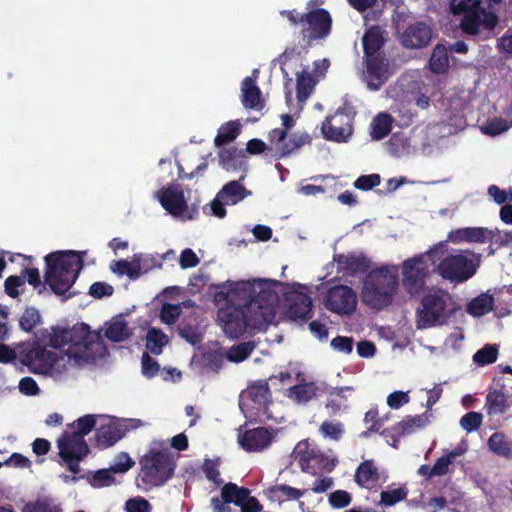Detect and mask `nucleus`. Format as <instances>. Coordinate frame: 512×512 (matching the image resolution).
<instances>
[{"instance_id": "43", "label": "nucleus", "mask_w": 512, "mask_h": 512, "mask_svg": "<svg viewBox=\"0 0 512 512\" xmlns=\"http://www.w3.org/2000/svg\"><path fill=\"white\" fill-rule=\"evenodd\" d=\"M488 446L495 454L505 457L512 455V445L505 439L501 433H494L488 439Z\"/></svg>"}, {"instance_id": "28", "label": "nucleus", "mask_w": 512, "mask_h": 512, "mask_svg": "<svg viewBox=\"0 0 512 512\" xmlns=\"http://www.w3.org/2000/svg\"><path fill=\"white\" fill-rule=\"evenodd\" d=\"M362 42L365 56L379 54L385 43L384 31L377 25L371 26L366 30Z\"/></svg>"}, {"instance_id": "9", "label": "nucleus", "mask_w": 512, "mask_h": 512, "mask_svg": "<svg viewBox=\"0 0 512 512\" xmlns=\"http://www.w3.org/2000/svg\"><path fill=\"white\" fill-rule=\"evenodd\" d=\"M498 22V15L493 11H487L485 7L470 9L463 14L460 29L467 37H472L476 41H485L493 36Z\"/></svg>"}, {"instance_id": "40", "label": "nucleus", "mask_w": 512, "mask_h": 512, "mask_svg": "<svg viewBox=\"0 0 512 512\" xmlns=\"http://www.w3.org/2000/svg\"><path fill=\"white\" fill-rule=\"evenodd\" d=\"M195 306V302L191 299L177 304L164 303L160 310V320H177L182 314L183 308H194Z\"/></svg>"}, {"instance_id": "53", "label": "nucleus", "mask_w": 512, "mask_h": 512, "mask_svg": "<svg viewBox=\"0 0 512 512\" xmlns=\"http://www.w3.org/2000/svg\"><path fill=\"white\" fill-rule=\"evenodd\" d=\"M113 473L115 472L110 467L108 469H102L95 472L92 478V486L102 488L112 485L115 483Z\"/></svg>"}, {"instance_id": "24", "label": "nucleus", "mask_w": 512, "mask_h": 512, "mask_svg": "<svg viewBox=\"0 0 512 512\" xmlns=\"http://www.w3.org/2000/svg\"><path fill=\"white\" fill-rule=\"evenodd\" d=\"M241 101L246 109L261 111L265 107L262 92L252 77L244 78L241 83Z\"/></svg>"}, {"instance_id": "56", "label": "nucleus", "mask_w": 512, "mask_h": 512, "mask_svg": "<svg viewBox=\"0 0 512 512\" xmlns=\"http://www.w3.org/2000/svg\"><path fill=\"white\" fill-rule=\"evenodd\" d=\"M330 345L334 351L348 355L353 351L354 341L351 337L337 336L331 340Z\"/></svg>"}, {"instance_id": "19", "label": "nucleus", "mask_w": 512, "mask_h": 512, "mask_svg": "<svg viewBox=\"0 0 512 512\" xmlns=\"http://www.w3.org/2000/svg\"><path fill=\"white\" fill-rule=\"evenodd\" d=\"M28 282L34 289H41V276L37 268H24L20 275H11L5 279L4 291L11 298H17Z\"/></svg>"}, {"instance_id": "46", "label": "nucleus", "mask_w": 512, "mask_h": 512, "mask_svg": "<svg viewBox=\"0 0 512 512\" xmlns=\"http://www.w3.org/2000/svg\"><path fill=\"white\" fill-rule=\"evenodd\" d=\"M407 496V490L403 487H388L380 493V504L384 506H393L404 500Z\"/></svg>"}, {"instance_id": "25", "label": "nucleus", "mask_w": 512, "mask_h": 512, "mask_svg": "<svg viewBox=\"0 0 512 512\" xmlns=\"http://www.w3.org/2000/svg\"><path fill=\"white\" fill-rule=\"evenodd\" d=\"M492 231L482 227H465L452 230L448 235V240L453 243H460L463 241L484 243L488 239V235Z\"/></svg>"}, {"instance_id": "51", "label": "nucleus", "mask_w": 512, "mask_h": 512, "mask_svg": "<svg viewBox=\"0 0 512 512\" xmlns=\"http://www.w3.org/2000/svg\"><path fill=\"white\" fill-rule=\"evenodd\" d=\"M497 355L498 349L495 345H486L474 354L473 360L480 365H487L495 362Z\"/></svg>"}, {"instance_id": "10", "label": "nucleus", "mask_w": 512, "mask_h": 512, "mask_svg": "<svg viewBox=\"0 0 512 512\" xmlns=\"http://www.w3.org/2000/svg\"><path fill=\"white\" fill-rule=\"evenodd\" d=\"M294 459L304 472L316 474L319 470L331 471L336 466V459L323 454L315 445L306 440L300 441L293 451Z\"/></svg>"}, {"instance_id": "36", "label": "nucleus", "mask_w": 512, "mask_h": 512, "mask_svg": "<svg viewBox=\"0 0 512 512\" xmlns=\"http://www.w3.org/2000/svg\"><path fill=\"white\" fill-rule=\"evenodd\" d=\"M256 322H219L222 331L231 339L244 335L252 336L256 333Z\"/></svg>"}, {"instance_id": "31", "label": "nucleus", "mask_w": 512, "mask_h": 512, "mask_svg": "<svg viewBox=\"0 0 512 512\" xmlns=\"http://www.w3.org/2000/svg\"><path fill=\"white\" fill-rule=\"evenodd\" d=\"M378 479V470L372 460L364 461L356 470L355 481L361 487L372 488L376 485Z\"/></svg>"}, {"instance_id": "4", "label": "nucleus", "mask_w": 512, "mask_h": 512, "mask_svg": "<svg viewBox=\"0 0 512 512\" xmlns=\"http://www.w3.org/2000/svg\"><path fill=\"white\" fill-rule=\"evenodd\" d=\"M398 287V270L395 266L371 270L366 276L363 289V302L376 310L392 303Z\"/></svg>"}, {"instance_id": "20", "label": "nucleus", "mask_w": 512, "mask_h": 512, "mask_svg": "<svg viewBox=\"0 0 512 512\" xmlns=\"http://www.w3.org/2000/svg\"><path fill=\"white\" fill-rule=\"evenodd\" d=\"M293 373L296 383L287 389L286 396L296 403H306L312 400L317 395V385L304 371H294Z\"/></svg>"}, {"instance_id": "45", "label": "nucleus", "mask_w": 512, "mask_h": 512, "mask_svg": "<svg viewBox=\"0 0 512 512\" xmlns=\"http://www.w3.org/2000/svg\"><path fill=\"white\" fill-rule=\"evenodd\" d=\"M146 339L147 349L155 355L160 354L162 348L168 343V337L155 328L149 330Z\"/></svg>"}, {"instance_id": "33", "label": "nucleus", "mask_w": 512, "mask_h": 512, "mask_svg": "<svg viewBox=\"0 0 512 512\" xmlns=\"http://www.w3.org/2000/svg\"><path fill=\"white\" fill-rule=\"evenodd\" d=\"M510 407L508 396L499 390L490 391L486 396L485 409L488 415L505 413Z\"/></svg>"}, {"instance_id": "5", "label": "nucleus", "mask_w": 512, "mask_h": 512, "mask_svg": "<svg viewBox=\"0 0 512 512\" xmlns=\"http://www.w3.org/2000/svg\"><path fill=\"white\" fill-rule=\"evenodd\" d=\"M280 15L285 17L293 27H300V37L306 47L315 42L325 40L332 31V17L324 8L311 9L300 13L297 10H282Z\"/></svg>"}, {"instance_id": "12", "label": "nucleus", "mask_w": 512, "mask_h": 512, "mask_svg": "<svg viewBox=\"0 0 512 512\" xmlns=\"http://www.w3.org/2000/svg\"><path fill=\"white\" fill-rule=\"evenodd\" d=\"M448 312V318L457 311L461 312V306L452 301L449 294L430 292L423 296L421 308L418 309L419 320H440Z\"/></svg>"}, {"instance_id": "14", "label": "nucleus", "mask_w": 512, "mask_h": 512, "mask_svg": "<svg viewBox=\"0 0 512 512\" xmlns=\"http://www.w3.org/2000/svg\"><path fill=\"white\" fill-rule=\"evenodd\" d=\"M59 455L65 461L68 469L78 473L80 460L87 455L89 448L81 435L66 432L58 440Z\"/></svg>"}, {"instance_id": "7", "label": "nucleus", "mask_w": 512, "mask_h": 512, "mask_svg": "<svg viewBox=\"0 0 512 512\" xmlns=\"http://www.w3.org/2000/svg\"><path fill=\"white\" fill-rule=\"evenodd\" d=\"M479 256L469 250L444 257L437 266V273L445 280L462 283L472 278L479 267Z\"/></svg>"}, {"instance_id": "34", "label": "nucleus", "mask_w": 512, "mask_h": 512, "mask_svg": "<svg viewBox=\"0 0 512 512\" xmlns=\"http://www.w3.org/2000/svg\"><path fill=\"white\" fill-rule=\"evenodd\" d=\"M393 117L386 112L377 114L371 123V138L373 140H382L388 136L392 130Z\"/></svg>"}, {"instance_id": "3", "label": "nucleus", "mask_w": 512, "mask_h": 512, "mask_svg": "<svg viewBox=\"0 0 512 512\" xmlns=\"http://www.w3.org/2000/svg\"><path fill=\"white\" fill-rule=\"evenodd\" d=\"M86 251L59 250L44 257V282H41L39 293L46 289L66 301L77 294L72 287L84 266Z\"/></svg>"}, {"instance_id": "64", "label": "nucleus", "mask_w": 512, "mask_h": 512, "mask_svg": "<svg viewBox=\"0 0 512 512\" xmlns=\"http://www.w3.org/2000/svg\"><path fill=\"white\" fill-rule=\"evenodd\" d=\"M141 364L142 373L148 378L155 376L159 371V364L147 353L143 354Z\"/></svg>"}, {"instance_id": "37", "label": "nucleus", "mask_w": 512, "mask_h": 512, "mask_svg": "<svg viewBox=\"0 0 512 512\" xmlns=\"http://www.w3.org/2000/svg\"><path fill=\"white\" fill-rule=\"evenodd\" d=\"M179 335L192 345L200 343L206 331V327L199 322H182L178 327Z\"/></svg>"}, {"instance_id": "35", "label": "nucleus", "mask_w": 512, "mask_h": 512, "mask_svg": "<svg viewBox=\"0 0 512 512\" xmlns=\"http://www.w3.org/2000/svg\"><path fill=\"white\" fill-rule=\"evenodd\" d=\"M429 68L435 74L446 73L449 68L448 48L444 44H437L432 51Z\"/></svg>"}, {"instance_id": "54", "label": "nucleus", "mask_w": 512, "mask_h": 512, "mask_svg": "<svg viewBox=\"0 0 512 512\" xmlns=\"http://www.w3.org/2000/svg\"><path fill=\"white\" fill-rule=\"evenodd\" d=\"M124 509L126 512H151L152 506L147 499L137 496L128 499Z\"/></svg>"}, {"instance_id": "52", "label": "nucleus", "mask_w": 512, "mask_h": 512, "mask_svg": "<svg viewBox=\"0 0 512 512\" xmlns=\"http://www.w3.org/2000/svg\"><path fill=\"white\" fill-rule=\"evenodd\" d=\"M483 416L479 412H468L460 419V426L467 433H471L480 428Z\"/></svg>"}, {"instance_id": "30", "label": "nucleus", "mask_w": 512, "mask_h": 512, "mask_svg": "<svg viewBox=\"0 0 512 512\" xmlns=\"http://www.w3.org/2000/svg\"><path fill=\"white\" fill-rule=\"evenodd\" d=\"M428 422L429 415L427 413L415 416H406L394 426L393 430L399 436L409 435L424 428Z\"/></svg>"}, {"instance_id": "6", "label": "nucleus", "mask_w": 512, "mask_h": 512, "mask_svg": "<svg viewBox=\"0 0 512 512\" xmlns=\"http://www.w3.org/2000/svg\"><path fill=\"white\" fill-rule=\"evenodd\" d=\"M139 478L149 487L163 485L173 474L174 461L168 449L152 447L140 460Z\"/></svg>"}, {"instance_id": "13", "label": "nucleus", "mask_w": 512, "mask_h": 512, "mask_svg": "<svg viewBox=\"0 0 512 512\" xmlns=\"http://www.w3.org/2000/svg\"><path fill=\"white\" fill-rule=\"evenodd\" d=\"M357 303L355 291L346 285L329 288L324 297L325 308L340 316H350L356 310Z\"/></svg>"}, {"instance_id": "18", "label": "nucleus", "mask_w": 512, "mask_h": 512, "mask_svg": "<svg viewBox=\"0 0 512 512\" xmlns=\"http://www.w3.org/2000/svg\"><path fill=\"white\" fill-rule=\"evenodd\" d=\"M99 420L96 441L98 446L103 448L112 446L119 441L129 427L127 424L107 416H99Z\"/></svg>"}, {"instance_id": "26", "label": "nucleus", "mask_w": 512, "mask_h": 512, "mask_svg": "<svg viewBox=\"0 0 512 512\" xmlns=\"http://www.w3.org/2000/svg\"><path fill=\"white\" fill-rule=\"evenodd\" d=\"M245 151L235 146L223 148L219 152V164L227 171H238L245 165Z\"/></svg>"}, {"instance_id": "22", "label": "nucleus", "mask_w": 512, "mask_h": 512, "mask_svg": "<svg viewBox=\"0 0 512 512\" xmlns=\"http://www.w3.org/2000/svg\"><path fill=\"white\" fill-rule=\"evenodd\" d=\"M432 39V30L424 22L409 25L401 36V43L406 48H422Z\"/></svg>"}, {"instance_id": "2", "label": "nucleus", "mask_w": 512, "mask_h": 512, "mask_svg": "<svg viewBox=\"0 0 512 512\" xmlns=\"http://www.w3.org/2000/svg\"><path fill=\"white\" fill-rule=\"evenodd\" d=\"M39 341L59 349L74 366L94 364L107 353L100 331L91 330L85 322H77L71 328L52 326L50 331L41 333Z\"/></svg>"}, {"instance_id": "32", "label": "nucleus", "mask_w": 512, "mask_h": 512, "mask_svg": "<svg viewBox=\"0 0 512 512\" xmlns=\"http://www.w3.org/2000/svg\"><path fill=\"white\" fill-rule=\"evenodd\" d=\"M141 257L134 256L133 260L129 262L128 260L121 259L118 261H114L111 264V270L119 276H128L132 280L138 279L142 273L143 269L141 266Z\"/></svg>"}, {"instance_id": "41", "label": "nucleus", "mask_w": 512, "mask_h": 512, "mask_svg": "<svg viewBox=\"0 0 512 512\" xmlns=\"http://www.w3.org/2000/svg\"><path fill=\"white\" fill-rule=\"evenodd\" d=\"M314 79L313 77L305 70L300 73H297L296 79V90H297V99L300 102H304L307 100L309 95L312 93L314 88Z\"/></svg>"}, {"instance_id": "60", "label": "nucleus", "mask_w": 512, "mask_h": 512, "mask_svg": "<svg viewBox=\"0 0 512 512\" xmlns=\"http://www.w3.org/2000/svg\"><path fill=\"white\" fill-rule=\"evenodd\" d=\"M113 293V286L106 282H94L89 288V294L96 299L112 296Z\"/></svg>"}, {"instance_id": "47", "label": "nucleus", "mask_w": 512, "mask_h": 512, "mask_svg": "<svg viewBox=\"0 0 512 512\" xmlns=\"http://www.w3.org/2000/svg\"><path fill=\"white\" fill-rule=\"evenodd\" d=\"M255 344L253 342H245L231 347L226 354V357L231 362H242L254 350Z\"/></svg>"}, {"instance_id": "59", "label": "nucleus", "mask_w": 512, "mask_h": 512, "mask_svg": "<svg viewBox=\"0 0 512 512\" xmlns=\"http://www.w3.org/2000/svg\"><path fill=\"white\" fill-rule=\"evenodd\" d=\"M134 465V461L130 458V456L127 453H120L118 454L113 463L111 464L110 468L115 473H125L127 472L132 466Z\"/></svg>"}, {"instance_id": "29", "label": "nucleus", "mask_w": 512, "mask_h": 512, "mask_svg": "<svg viewBox=\"0 0 512 512\" xmlns=\"http://www.w3.org/2000/svg\"><path fill=\"white\" fill-rule=\"evenodd\" d=\"M494 297L489 292L481 293L466 304V312L474 317L485 316L494 308Z\"/></svg>"}, {"instance_id": "55", "label": "nucleus", "mask_w": 512, "mask_h": 512, "mask_svg": "<svg viewBox=\"0 0 512 512\" xmlns=\"http://www.w3.org/2000/svg\"><path fill=\"white\" fill-rule=\"evenodd\" d=\"M380 182L381 177L379 174L361 175L354 182V187L362 191H368L378 186Z\"/></svg>"}, {"instance_id": "21", "label": "nucleus", "mask_w": 512, "mask_h": 512, "mask_svg": "<svg viewBox=\"0 0 512 512\" xmlns=\"http://www.w3.org/2000/svg\"><path fill=\"white\" fill-rule=\"evenodd\" d=\"M274 435L266 428H255L245 431L238 436V442L248 452H258L267 448L273 441Z\"/></svg>"}, {"instance_id": "57", "label": "nucleus", "mask_w": 512, "mask_h": 512, "mask_svg": "<svg viewBox=\"0 0 512 512\" xmlns=\"http://www.w3.org/2000/svg\"><path fill=\"white\" fill-rule=\"evenodd\" d=\"M320 432L324 437L339 440L343 434V425L326 421L321 424Z\"/></svg>"}, {"instance_id": "48", "label": "nucleus", "mask_w": 512, "mask_h": 512, "mask_svg": "<svg viewBox=\"0 0 512 512\" xmlns=\"http://www.w3.org/2000/svg\"><path fill=\"white\" fill-rule=\"evenodd\" d=\"M99 416L94 415H85L79 418L72 426L73 431L72 434L81 435L84 438L92 428H94L99 423Z\"/></svg>"}, {"instance_id": "1", "label": "nucleus", "mask_w": 512, "mask_h": 512, "mask_svg": "<svg viewBox=\"0 0 512 512\" xmlns=\"http://www.w3.org/2000/svg\"><path fill=\"white\" fill-rule=\"evenodd\" d=\"M223 298L217 320H275L280 309L284 320H309L313 312L308 288L300 284L290 285L282 304L264 279L237 282Z\"/></svg>"}, {"instance_id": "11", "label": "nucleus", "mask_w": 512, "mask_h": 512, "mask_svg": "<svg viewBox=\"0 0 512 512\" xmlns=\"http://www.w3.org/2000/svg\"><path fill=\"white\" fill-rule=\"evenodd\" d=\"M156 197L161 206L173 216H185L192 220L198 214L197 208L188 211V203L184 190L180 184L170 183L156 192Z\"/></svg>"}, {"instance_id": "16", "label": "nucleus", "mask_w": 512, "mask_h": 512, "mask_svg": "<svg viewBox=\"0 0 512 512\" xmlns=\"http://www.w3.org/2000/svg\"><path fill=\"white\" fill-rule=\"evenodd\" d=\"M402 275L405 290L411 295L418 294L422 290L425 278L428 275L427 265L422 256L405 260Z\"/></svg>"}, {"instance_id": "17", "label": "nucleus", "mask_w": 512, "mask_h": 512, "mask_svg": "<svg viewBox=\"0 0 512 512\" xmlns=\"http://www.w3.org/2000/svg\"><path fill=\"white\" fill-rule=\"evenodd\" d=\"M268 139L271 143L277 145L276 155L279 158L286 157L311 142V137L307 133H293L288 137L286 130L282 128L271 130Z\"/></svg>"}, {"instance_id": "42", "label": "nucleus", "mask_w": 512, "mask_h": 512, "mask_svg": "<svg viewBox=\"0 0 512 512\" xmlns=\"http://www.w3.org/2000/svg\"><path fill=\"white\" fill-rule=\"evenodd\" d=\"M22 512H62V509L55 500L43 498L25 504Z\"/></svg>"}, {"instance_id": "39", "label": "nucleus", "mask_w": 512, "mask_h": 512, "mask_svg": "<svg viewBox=\"0 0 512 512\" xmlns=\"http://www.w3.org/2000/svg\"><path fill=\"white\" fill-rule=\"evenodd\" d=\"M248 495V489L240 488L233 483L224 485L221 490V497L225 503H235L236 505H240L245 499H247Z\"/></svg>"}, {"instance_id": "38", "label": "nucleus", "mask_w": 512, "mask_h": 512, "mask_svg": "<svg viewBox=\"0 0 512 512\" xmlns=\"http://www.w3.org/2000/svg\"><path fill=\"white\" fill-rule=\"evenodd\" d=\"M240 124L238 121H229L223 124L214 139V143L217 147H221L235 140L240 134Z\"/></svg>"}, {"instance_id": "44", "label": "nucleus", "mask_w": 512, "mask_h": 512, "mask_svg": "<svg viewBox=\"0 0 512 512\" xmlns=\"http://www.w3.org/2000/svg\"><path fill=\"white\" fill-rule=\"evenodd\" d=\"M131 330L127 327L126 322H110L105 330L107 339L113 342H121L131 336Z\"/></svg>"}, {"instance_id": "49", "label": "nucleus", "mask_w": 512, "mask_h": 512, "mask_svg": "<svg viewBox=\"0 0 512 512\" xmlns=\"http://www.w3.org/2000/svg\"><path fill=\"white\" fill-rule=\"evenodd\" d=\"M344 269L351 274L364 273L369 269V261L366 257L350 255L345 257Z\"/></svg>"}, {"instance_id": "61", "label": "nucleus", "mask_w": 512, "mask_h": 512, "mask_svg": "<svg viewBox=\"0 0 512 512\" xmlns=\"http://www.w3.org/2000/svg\"><path fill=\"white\" fill-rule=\"evenodd\" d=\"M410 397H409V391L403 392V391H394L390 393L387 396V405L391 409H399L403 405L409 403Z\"/></svg>"}, {"instance_id": "63", "label": "nucleus", "mask_w": 512, "mask_h": 512, "mask_svg": "<svg viewBox=\"0 0 512 512\" xmlns=\"http://www.w3.org/2000/svg\"><path fill=\"white\" fill-rule=\"evenodd\" d=\"M199 264V258L195 254V252L190 249H184L179 258V265L182 269H188L196 267Z\"/></svg>"}, {"instance_id": "23", "label": "nucleus", "mask_w": 512, "mask_h": 512, "mask_svg": "<svg viewBox=\"0 0 512 512\" xmlns=\"http://www.w3.org/2000/svg\"><path fill=\"white\" fill-rule=\"evenodd\" d=\"M366 71L371 79L370 86L378 89L388 79V60L383 53L365 56Z\"/></svg>"}, {"instance_id": "8", "label": "nucleus", "mask_w": 512, "mask_h": 512, "mask_svg": "<svg viewBox=\"0 0 512 512\" xmlns=\"http://www.w3.org/2000/svg\"><path fill=\"white\" fill-rule=\"evenodd\" d=\"M271 392L266 381H257L243 390L239 396V406L246 417L259 419L272 418Z\"/></svg>"}, {"instance_id": "62", "label": "nucleus", "mask_w": 512, "mask_h": 512, "mask_svg": "<svg viewBox=\"0 0 512 512\" xmlns=\"http://www.w3.org/2000/svg\"><path fill=\"white\" fill-rule=\"evenodd\" d=\"M351 496L347 491L337 490L329 495V503L335 508H343L350 504Z\"/></svg>"}, {"instance_id": "27", "label": "nucleus", "mask_w": 512, "mask_h": 512, "mask_svg": "<svg viewBox=\"0 0 512 512\" xmlns=\"http://www.w3.org/2000/svg\"><path fill=\"white\" fill-rule=\"evenodd\" d=\"M219 198H222L226 205H236L252 194L244 185L239 181L233 180L226 183L218 192Z\"/></svg>"}, {"instance_id": "50", "label": "nucleus", "mask_w": 512, "mask_h": 512, "mask_svg": "<svg viewBox=\"0 0 512 512\" xmlns=\"http://www.w3.org/2000/svg\"><path fill=\"white\" fill-rule=\"evenodd\" d=\"M483 6V0H450V10L453 14H464L470 9H479Z\"/></svg>"}, {"instance_id": "58", "label": "nucleus", "mask_w": 512, "mask_h": 512, "mask_svg": "<svg viewBox=\"0 0 512 512\" xmlns=\"http://www.w3.org/2000/svg\"><path fill=\"white\" fill-rule=\"evenodd\" d=\"M272 491L287 500H297L305 494V490L296 489L285 484L275 486Z\"/></svg>"}, {"instance_id": "15", "label": "nucleus", "mask_w": 512, "mask_h": 512, "mask_svg": "<svg viewBox=\"0 0 512 512\" xmlns=\"http://www.w3.org/2000/svg\"><path fill=\"white\" fill-rule=\"evenodd\" d=\"M323 137L334 142H346L353 133V118L342 111L327 117L321 126Z\"/></svg>"}]
</instances>
